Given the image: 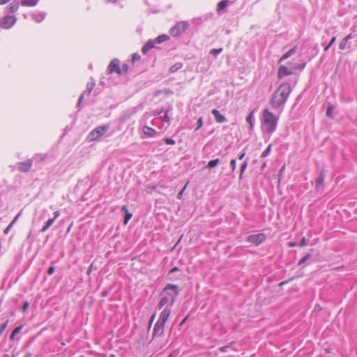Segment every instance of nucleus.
Segmentation results:
<instances>
[{
    "label": "nucleus",
    "mask_w": 357,
    "mask_h": 357,
    "mask_svg": "<svg viewBox=\"0 0 357 357\" xmlns=\"http://www.w3.org/2000/svg\"><path fill=\"white\" fill-rule=\"evenodd\" d=\"M291 92V88L289 84L284 83L280 84L273 93L270 100V104L273 109H278L281 112Z\"/></svg>",
    "instance_id": "nucleus-1"
},
{
    "label": "nucleus",
    "mask_w": 357,
    "mask_h": 357,
    "mask_svg": "<svg viewBox=\"0 0 357 357\" xmlns=\"http://www.w3.org/2000/svg\"><path fill=\"white\" fill-rule=\"evenodd\" d=\"M262 116V129L268 133L273 132L277 127L278 121L279 119L278 116H275L268 109H264Z\"/></svg>",
    "instance_id": "nucleus-2"
},
{
    "label": "nucleus",
    "mask_w": 357,
    "mask_h": 357,
    "mask_svg": "<svg viewBox=\"0 0 357 357\" xmlns=\"http://www.w3.org/2000/svg\"><path fill=\"white\" fill-rule=\"evenodd\" d=\"M169 39V37L166 34H162L156 37L153 40H149L142 47V52L146 54L151 49L154 48L156 44L162 43Z\"/></svg>",
    "instance_id": "nucleus-3"
},
{
    "label": "nucleus",
    "mask_w": 357,
    "mask_h": 357,
    "mask_svg": "<svg viewBox=\"0 0 357 357\" xmlns=\"http://www.w3.org/2000/svg\"><path fill=\"white\" fill-rule=\"evenodd\" d=\"M163 293H166L171 296L170 306H172L179 294L178 287L176 284H168L163 289Z\"/></svg>",
    "instance_id": "nucleus-4"
},
{
    "label": "nucleus",
    "mask_w": 357,
    "mask_h": 357,
    "mask_svg": "<svg viewBox=\"0 0 357 357\" xmlns=\"http://www.w3.org/2000/svg\"><path fill=\"white\" fill-rule=\"evenodd\" d=\"M109 129L108 126H101L93 129L88 135L89 142L94 141L102 136Z\"/></svg>",
    "instance_id": "nucleus-5"
},
{
    "label": "nucleus",
    "mask_w": 357,
    "mask_h": 357,
    "mask_svg": "<svg viewBox=\"0 0 357 357\" xmlns=\"http://www.w3.org/2000/svg\"><path fill=\"white\" fill-rule=\"evenodd\" d=\"M188 26L189 24L187 22H178L171 29V35L174 37H177L180 36L183 32H184L188 28Z\"/></svg>",
    "instance_id": "nucleus-6"
},
{
    "label": "nucleus",
    "mask_w": 357,
    "mask_h": 357,
    "mask_svg": "<svg viewBox=\"0 0 357 357\" xmlns=\"http://www.w3.org/2000/svg\"><path fill=\"white\" fill-rule=\"evenodd\" d=\"M266 238V234L263 233L257 234H251L247 237V241L252 243L256 245H259L262 243Z\"/></svg>",
    "instance_id": "nucleus-7"
},
{
    "label": "nucleus",
    "mask_w": 357,
    "mask_h": 357,
    "mask_svg": "<svg viewBox=\"0 0 357 357\" xmlns=\"http://www.w3.org/2000/svg\"><path fill=\"white\" fill-rule=\"evenodd\" d=\"M16 20L13 15H6L0 20V26L3 29H9L15 23Z\"/></svg>",
    "instance_id": "nucleus-8"
},
{
    "label": "nucleus",
    "mask_w": 357,
    "mask_h": 357,
    "mask_svg": "<svg viewBox=\"0 0 357 357\" xmlns=\"http://www.w3.org/2000/svg\"><path fill=\"white\" fill-rule=\"evenodd\" d=\"M119 64H120V62H119V59H113L109 64L107 69V72L109 74H111L112 73H116L118 75H121L122 71L120 68Z\"/></svg>",
    "instance_id": "nucleus-9"
},
{
    "label": "nucleus",
    "mask_w": 357,
    "mask_h": 357,
    "mask_svg": "<svg viewBox=\"0 0 357 357\" xmlns=\"http://www.w3.org/2000/svg\"><path fill=\"white\" fill-rule=\"evenodd\" d=\"M33 165V160L31 159H29L26 161L19 162L17 165V169L22 172H29Z\"/></svg>",
    "instance_id": "nucleus-10"
},
{
    "label": "nucleus",
    "mask_w": 357,
    "mask_h": 357,
    "mask_svg": "<svg viewBox=\"0 0 357 357\" xmlns=\"http://www.w3.org/2000/svg\"><path fill=\"white\" fill-rule=\"evenodd\" d=\"M165 323L159 322L157 321L153 330V337H160L164 332Z\"/></svg>",
    "instance_id": "nucleus-11"
},
{
    "label": "nucleus",
    "mask_w": 357,
    "mask_h": 357,
    "mask_svg": "<svg viewBox=\"0 0 357 357\" xmlns=\"http://www.w3.org/2000/svg\"><path fill=\"white\" fill-rule=\"evenodd\" d=\"M294 73L293 68H289L284 66H281L279 67L278 71V77L279 78H282L284 76L290 75Z\"/></svg>",
    "instance_id": "nucleus-12"
},
{
    "label": "nucleus",
    "mask_w": 357,
    "mask_h": 357,
    "mask_svg": "<svg viewBox=\"0 0 357 357\" xmlns=\"http://www.w3.org/2000/svg\"><path fill=\"white\" fill-rule=\"evenodd\" d=\"M170 312H171L170 307L168 306L165 307L163 309V310L162 311V312L160 313L158 321L165 324L166 321L167 320V319L170 314Z\"/></svg>",
    "instance_id": "nucleus-13"
},
{
    "label": "nucleus",
    "mask_w": 357,
    "mask_h": 357,
    "mask_svg": "<svg viewBox=\"0 0 357 357\" xmlns=\"http://www.w3.org/2000/svg\"><path fill=\"white\" fill-rule=\"evenodd\" d=\"M211 113L213 115L215 120L217 123H224L227 121L226 117L223 114H221L218 109H213L211 111Z\"/></svg>",
    "instance_id": "nucleus-14"
},
{
    "label": "nucleus",
    "mask_w": 357,
    "mask_h": 357,
    "mask_svg": "<svg viewBox=\"0 0 357 357\" xmlns=\"http://www.w3.org/2000/svg\"><path fill=\"white\" fill-rule=\"evenodd\" d=\"M19 8V3L16 1L12 2L8 7V12L10 13H15Z\"/></svg>",
    "instance_id": "nucleus-15"
},
{
    "label": "nucleus",
    "mask_w": 357,
    "mask_h": 357,
    "mask_svg": "<svg viewBox=\"0 0 357 357\" xmlns=\"http://www.w3.org/2000/svg\"><path fill=\"white\" fill-rule=\"evenodd\" d=\"M324 178H325V176H324V171H321V172L320 173V174L319 175V176L317 178V179L315 181V184H316L317 188L323 185Z\"/></svg>",
    "instance_id": "nucleus-16"
},
{
    "label": "nucleus",
    "mask_w": 357,
    "mask_h": 357,
    "mask_svg": "<svg viewBox=\"0 0 357 357\" xmlns=\"http://www.w3.org/2000/svg\"><path fill=\"white\" fill-rule=\"evenodd\" d=\"M144 134L148 137H152L155 134V130L152 128H150L147 126H144L143 128Z\"/></svg>",
    "instance_id": "nucleus-17"
},
{
    "label": "nucleus",
    "mask_w": 357,
    "mask_h": 357,
    "mask_svg": "<svg viewBox=\"0 0 357 357\" xmlns=\"http://www.w3.org/2000/svg\"><path fill=\"white\" fill-rule=\"evenodd\" d=\"M296 51V46H294L293 48L287 52L280 59V61L287 59L290 57L292 54H294Z\"/></svg>",
    "instance_id": "nucleus-18"
},
{
    "label": "nucleus",
    "mask_w": 357,
    "mask_h": 357,
    "mask_svg": "<svg viewBox=\"0 0 357 357\" xmlns=\"http://www.w3.org/2000/svg\"><path fill=\"white\" fill-rule=\"evenodd\" d=\"M96 85L95 81L91 78V82H89L86 84V91L84 93H86L88 96L91 93L92 90L93 89L94 86Z\"/></svg>",
    "instance_id": "nucleus-19"
},
{
    "label": "nucleus",
    "mask_w": 357,
    "mask_h": 357,
    "mask_svg": "<svg viewBox=\"0 0 357 357\" xmlns=\"http://www.w3.org/2000/svg\"><path fill=\"white\" fill-rule=\"evenodd\" d=\"M54 222V218L48 219L47 221L45 222V225L40 229V231L41 232L46 231L52 225Z\"/></svg>",
    "instance_id": "nucleus-20"
},
{
    "label": "nucleus",
    "mask_w": 357,
    "mask_h": 357,
    "mask_svg": "<svg viewBox=\"0 0 357 357\" xmlns=\"http://www.w3.org/2000/svg\"><path fill=\"white\" fill-rule=\"evenodd\" d=\"M38 0H22L21 4L26 6H33L37 4Z\"/></svg>",
    "instance_id": "nucleus-21"
},
{
    "label": "nucleus",
    "mask_w": 357,
    "mask_h": 357,
    "mask_svg": "<svg viewBox=\"0 0 357 357\" xmlns=\"http://www.w3.org/2000/svg\"><path fill=\"white\" fill-rule=\"evenodd\" d=\"M45 18V14L43 13H38L37 14H33L32 15V19L34 20L36 22H40Z\"/></svg>",
    "instance_id": "nucleus-22"
},
{
    "label": "nucleus",
    "mask_w": 357,
    "mask_h": 357,
    "mask_svg": "<svg viewBox=\"0 0 357 357\" xmlns=\"http://www.w3.org/2000/svg\"><path fill=\"white\" fill-rule=\"evenodd\" d=\"M219 162H220V160L218 158L215 159V160H211L208 162L206 167L208 169L214 168L215 167H216L218 165Z\"/></svg>",
    "instance_id": "nucleus-23"
},
{
    "label": "nucleus",
    "mask_w": 357,
    "mask_h": 357,
    "mask_svg": "<svg viewBox=\"0 0 357 357\" xmlns=\"http://www.w3.org/2000/svg\"><path fill=\"white\" fill-rule=\"evenodd\" d=\"M229 0H222L221 1H220L218 4L217 10L219 11L225 9L227 6Z\"/></svg>",
    "instance_id": "nucleus-24"
},
{
    "label": "nucleus",
    "mask_w": 357,
    "mask_h": 357,
    "mask_svg": "<svg viewBox=\"0 0 357 357\" xmlns=\"http://www.w3.org/2000/svg\"><path fill=\"white\" fill-rule=\"evenodd\" d=\"M182 67H183V63L181 62H178V63H175L172 66H171L169 68V71L173 73L176 72L178 70L181 69Z\"/></svg>",
    "instance_id": "nucleus-25"
},
{
    "label": "nucleus",
    "mask_w": 357,
    "mask_h": 357,
    "mask_svg": "<svg viewBox=\"0 0 357 357\" xmlns=\"http://www.w3.org/2000/svg\"><path fill=\"white\" fill-rule=\"evenodd\" d=\"M22 327H23L22 326H17V327H16V328L13 331V332H12V333L10 334V339L11 340H14L15 336L17 334H18V333L21 331V330H22Z\"/></svg>",
    "instance_id": "nucleus-26"
},
{
    "label": "nucleus",
    "mask_w": 357,
    "mask_h": 357,
    "mask_svg": "<svg viewBox=\"0 0 357 357\" xmlns=\"http://www.w3.org/2000/svg\"><path fill=\"white\" fill-rule=\"evenodd\" d=\"M169 301V298L167 296H163L159 302L158 308L161 309L164 307Z\"/></svg>",
    "instance_id": "nucleus-27"
},
{
    "label": "nucleus",
    "mask_w": 357,
    "mask_h": 357,
    "mask_svg": "<svg viewBox=\"0 0 357 357\" xmlns=\"http://www.w3.org/2000/svg\"><path fill=\"white\" fill-rule=\"evenodd\" d=\"M248 161H244L243 163L241 165V171H240V176H239V178L241 179L242 178V176H243V172H245V170L246 169L247 167H248Z\"/></svg>",
    "instance_id": "nucleus-28"
},
{
    "label": "nucleus",
    "mask_w": 357,
    "mask_h": 357,
    "mask_svg": "<svg viewBox=\"0 0 357 357\" xmlns=\"http://www.w3.org/2000/svg\"><path fill=\"white\" fill-rule=\"evenodd\" d=\"M311 257V254H306L298 263V266L303 265Z\"/></svg>",
    "instance_id": "nucleus-29"
},
{
    "label": "nucleus",
    "mask_w": 357,
    "mask_h": 357,
    "mask_svg": "<svg viewBox=\"0 0 357 357\" xmlns=\"http://www.w3.org/2000/svg\"><path fill=\"white\" fill-rule=\"evenodd\" d=\"M271 147H272V145H271V144H269V145L268 146V147L266 149V150H264V151L262 152V153H261V158H265V157L268 156V154H269V153H270V152H271Z\"/></svg>",
    "instance_id": "nucleus-30"
},
{
    "label": "nucleus",
    "mask_w": 357,
    "mask_h": 357,
    "mask_svg": "<svg viewBox=\"0 0 357 357\" xmlns=\"http://www.w3.org/2000/svg\"><path fill=\"white\" fill-rule=\"evenodd\" d=\"M246 121L250 124V127L252 128V126H253V123H252V121H253V112H252L251 113H250L248 114V116L246 118Z\"/></svg>",
    "instance_id": "nucleus-31"
},
{
    "label": "nucleus",
    "mask_w": 357,
    "mask_h": 357,
    "mask_svg": "<svg viewBox=\"0 0 357 357\" xmlns=\"http://www.w3.org/2000/svg\"><path fill=\"white\" fill-rule=\"evenodd\" d=\"M222 51V48L219 49H212L210 51V54L213 55L214 56H217L220 53H221Z\"/></svg>",
    "instance_id": "nucleus-32"
},
{
    "label": "nucleus",
    "mask_w": 357,
    "mask_h": 357,
    "mask_svg": "<svg viewBox=\"0 0 357 357\" xmlns=\"http://www.w3.org/2000/svg\"><path fill=\"white\" fill-rule=\"evenodd\" d=\"M305 64H306L305 63L295 64L293 66V70H297V69L303 70L305 68Z\"/></svg>",
    "instance_id": "nucleus-33"
},
{
    "label": "nucleus",
    "mask_w": 357,
    "mask_h": 357,
    "mask_svg": "<svg viewBox=\"0 0 357 357\" xmlns=\"http://www.w3.org/2000/svg\"><path fill=\"white\" fill-rule=\"evenodd\" d=\"M132 214L131 213L127 212L125 213L124 217V224H127L128 220L132 218Z\"/></svg>",
    "instance_id": "nucleus-34"
},
{
    "label": "nucleus",
    "mask_w": 357,
    "mask_h": 357,
    "mask_svg": "<svg viewBox=\"0 0 357 357\" xmlns=\"http://www.w3.org/2000/svg\"><path fill=\"white\" fill-rule=\"evenodd\" d=\"M333 105H329L328 107H327V110H326V116H329V117H331L332 116V113H333Z\"/></svg>",
    "instance_id": "nucleus-35"
},
{
    "label": "nucleus",
    "mask_w": 357,
    "mask_h": 357,
    "mask_svg": "<svg viewBox=\"0 0 357 357\" xmlns=\"http://www.w3.org/2000/svg\"><path fill=\"white\" fill-rule=\"evenodd\" d=\"M335 40H336V37L335 36L331 38L330 43L328 44V45H326L325 47L324 51L326 52L330 48V47L335 42Z\"/></svg>",
    "instance_id": "nucleus-36"
},
{
    "label": "nucleus",
    "mask_w": 357,
    "mask_h": 357,
    "mask_svg": "<svg viewBox=\"0 0 357 357\" xmlns=\"http://www.w3.org/2000/svg\"><path fill=\"white\" fill-rule=\"evenodd\" d=\"M163 140L165 142V144H169V145H174L176 143L175 140H174L172 138H165Z\"/></svg>",
    "instance_id": "nucleus-37"
},
{
    "label": "nucleus",
    "mask_w": 357,
    "mask_h": 357,
    "mask_svg": "<svg viewBox=\"0 0 357 357\" xmlns=\"http://www.w3.org/2000/svg\"><path fill=\"white\" fill-rule=\"evenodd\" d=\"M347 43V41H345L344 39H342L340 43V45H339L340 49L341 50H344L346 48Z\"/></svg>",
    "instance_id": "nucleus-38"
},
{
    "label": "nucleus",
    "mask_w": 357,
    "mask_h": 357,
    "mask_svg": "<svg viewBox=\"0 0 357 357\" xmlns=\"http://www.w3.org/2000/svg\"><path fill=\"white\" fill-rule=\"evenodd\" d=\"M307 245V241L305 237H303L299 243H298V246L303 247Z\"/></svg>",
    "instance_id": "nucleus-39"
},
{
    "label": "nucleus",
    "mask_w": 357,
    "mask_h": 357,
    "mask_svg": "<svg viewBox=\"0 0 357 357\" xmlns=\"http://www.w3.org/2000/svg\"><path fill=\"white\" fill-rule=\"evenodd\" d=\"M8 324V321H6L4 324H3L0 326V335L3 333V331L6 330Z\"/></svg>",
    "instance_id": "nucleus-40"
},
{
    "label": "nucleus",
    "mask_w": 357,
    "mask_h": 357,
    "mask_svg": "<svg viewBox=\"0 0 357 357\" xmlns=\"http://www.w3.org/2000/svg\"><path fill=\"white\" fill-rule=\"evenodd\" d=\"M141 58L140 55L135 53V54H133L132 56V62H135V61H138Z\"/></svg>",
    "instance_id": "nucleus-41"
},
{
    "label": "nucleus",
    "mask_w": 357,
    "mask_h": 357,
    "mask_svg": "<svg viewBox=\"0 0 357 357\" xmlns=\"http://www.w3.org/2000/svg\"><path fill=\"white\" fill-rule=\"evenodd\" d=\"M230 165H231V171L234 172L236 169V159H232L231 160Z\"/></svg>",
    "instance_id": "nucleus-42"
},
{
    "label": "nucleus",
    "mask_w": 357,
    "mask_h": 357,
    "mask_svg": "<svg viewBox=\"0 0 357 357\" xmlns=\"http://www.w3.org/2000/svg\"><path fill=\"white\" fill-rule=\"evenodd\" d=\"M203 125V121H202V118H199L198 120H197V128H196V130H198Z\"/></svg>",
    "instance_id": "nucleus-43"
},
{
    "label": "nucleus",
    "mask_w": 357,
    "mask_h": 357,
    "mask_svg": "<svg viewBox=\"0 0 357 357\" xmlns=\"http://www.w3.org/2000/svg\"><path fill=\"white\" fill-rule=\"evenodd\" d=\"M13 227V225L12 224H9L8 226L4 229L3 231V234H8V232L10 231V230L11 229V228Z\"/></svg>",
    "instance_id": "nucleus-44"
},
{
    "label": "nucleus",
    "mask_w": 357,
    "mask_h": 357,
    "mask_svg": "<svg viewBox=\"0 0 357 357\" xmlns=\"http://www.w3.org/2000/svg\"><path fill=\"white\" fill-rule=\"evenodd\" d=\"M29 306V302L26 301L25 303H24L23 306H22V312H26V310L28 309Z\"/></svg>",
    "instance_id": "nucleus-45"
},
{
    "label": "nucleus",
    "mask_w": 357,
    "mask_h": 357,
    "mask_svg": "<svg viewBox=\"0 0 357 357\" xmlns=\"http://www.w3.org/2000/svg\"><path fill=\"white\" fill-rule=\"evenodd\" d=\"M54 270H55L54 266H51L47 270L48 275H52L54 272Z\"/></svg>",
    "instance_id": "nucleus-46"
},
{
    "label": "nucleus",
    "mask_w": 357,
    "mask_h": 357,
    "mask_svg": "<svg viewBox=\"0 0 357 357\" xmlns=\"http://www.w3.org/2000/svg\"><path fill=\"white\" fill-rule=\"evenodd\" d=\"M167 112H168V111H166V112H165V115H164V116H163V119H162V120H163L164 121H165V122H169V121H170V119H169V116H168Z\"/></svg>",
    "instance_id": "nucleus-47"
},
{
    "label": "nucleus",
    "mask_w": 357,
    "mask_h": 357,
    "mask_svg": "<svg viewBox=\"0 0 357 357\" xmlns=\"http://www.w3.org/2000/svg\"><path fill=\"white\" fill-rule=\"evenodd\" d=\"M185 188H186V185H185L183 187V189H182V190H181L178 193V195H177V199H181L182 195H183V191L185 190Z\"/></svg>",
    "instance_id": "nucleus-48"
},
{
    "label": "nucleus",
    "mask_w": 357,
    "mask_h": 357,
    "mask_svg": "<svg viewBox=\"0 0 357 357\" xmlns=\"http://www.w3.org/2000/svg\"><path fill=\"white\" fill-rule=\"evenodd\" d=\"M84 93H82V94L79 96V100H78V102H77V107H79V105L81 104V102H82V100H83V99H84Z\"/></svg>",
    "instance_id": "nucleus-49"
},
{
    "label": "nucleus",
    "mask_w": 357,
    "mask_h": 357,
    "mask_svg": "<svg viewBox=\"0 0 357 357\" xmlns=\"http://www.w3.org/2000/svg\"><path fill=\"white\" fill-rule=\"evenodd\" d=\"M21 213L20 212L15 218L13 220V221L10 222V224H12L13 225H14V224L16 222L17 220L18 219V218L20 217Z\"/></svg>",
    "instance_id": "nucleus-50"
},
{
    "label": "nucleus",
    "mask_w": 357,
    "mask_h": 357,
    "mask_svg": "<svg viewBox=\"0 0 357 357\" xmlns=\"http://www.w3.org/2000/svg\"><path fill=\"white\" fill-rule=\"evenodd\" d=\"M60 215V211H56L54 213V220Z\"/></svg>",
    "instance_id": "nucleus-51"
},
{
    "label": "nucleus",
    "mask_w": 357,
    "mask_h": 357,
    "mask_svg": "<svg viewBox=\"0 0 357 357\" xmlns=\"http://www.w3.org/2000/svg\"><path fill=\"white\" fill-rule=\"evenodd\" d=\"M228 348H229V346L221 347L220 348V351L222 352H225V351H227Z\"/></svg>",
    "instance_id": "nucleus-52"
},
{
    "label": "nucleus",
    "mask_w": 357,
    "mask_h": 357,
    "mask_svg": "<svg viewBox=\"0 0 357 357\" xmlns=\"http://www.w3.org/2000/svg\"><path fill=\"white\" fill-rule=\"evenodd\" d=\"M178 271H179V268L178 267L175 266V267L172 268L170 270L169 273H173L176 272Z\"/></svg>",
    "instance_id": "nucleus-53"
},
{
    "label": "nucleus",
    "mask_w": 357,
    "mask_h": 357,
    "mask_svg": "<svg viewBox=\"0 0 357 357\" xmlns=\"http://www.w3.org/2000/svg\"><path fill=\"white\" fill-rule=\"evenodd\" d=\"M188 318V316H186V317H185V318L181 321V322L180 323L179 326H181L182 325H183V324L185 323V321H187Z\"/></svg>",
    "instance_id": "nucleus-54"
},
{
    "label": "nucleus",
    "mask_w": 357,
    "mask_h": 357,
    "mask_svg": "<svg viewBox=\"0 0 357 357\" xmlns=\"http://www.w3.org/2000/svg\"><path fill=\"white\" fill-rule=\"evenodd\" d=\"M121 211H123L125 213L128 212V208L126 205L121 207Z\"/></svg>",
    "instance_id": "nucleus-55"
},
{
    "label": "nucleus",
    "mask_w": 357,
    "mask_h": 357,
    "mask_svg": "<svg viewBox=\"0 0 357 357\" xmlns=\"http://www.w3.org/2000/svg\"><path fill=\"white\" fill-rule=\"evenodd\" d=\"M297 245H298L297 243H294V242H289V247H295V246H297Z\"/></svg>",
    "instance_id": "nucleus-56"
},
{
    "label": "nucleus",
    "mask_w": 357,
    "mask_h": 357,
    "mask_svg": "<svg viewBox=\"0 0 357 357\" xmlns=\"http://www.w3.org/2000/svg\"><path fill=\"white\" fill-rule=\"evenodd\" d=\"M10 0H0V5H4L9 2Z\"/></svg>",
    "instance_id": "nucleus-57"
},
{
    "label": "nucleus",
    "mask_w": 357,
    "mask_h": 357,
    "mask_svg": "<svg viewBox=\"0 0 357 357\" xmlns=\"http://www.w3.org/2000/svg\"><path fill=\"white\" fill-rule=\"evenodd\" d=\"M351 38V34H349L347 35V36H345L343 39L345 40V41H347Z\"/></svg>",
    "instance_id": "nucleus-58"
},
{
    "label": "nucleus",
    "mask_w": 357,
    "mask_h": 357,
    "mask_svg": "<svg viewBox=\"0 0 357 357\" xmlns=\"http://www.w3.org/2000/svg\"><path fill=\"white\" fill-rule=\"evenodd\" d=\"M123 68V70H125V73H126L128 72V64H124Z\"/></svg>",
    "instance_id": "nucleus-59"
},
{
    "label": "nucleus",
    "mask_w": 357,
    "mask_h": 357,
    "mask_svg": "<svg viewBox=\"0 0 357 357\" xmlns=\"http://www.w3.org/2000/svg\"><path fill=\"white\" fill-rule=\"evenodd\" d=\"M245 152L242 153L238 156V159H239V160H242V159L243 158V157L245 156Z\"/></svg>",
    "instance_id": "nucleus-60"
},
{
    "label": "nucleus",
    "mask_w": 357,
    "mask_h": 357,
    "mask_svg": "<svg viewBox=\"0 0 357 357\" xmlns=\"http://www.w3.org/2000/svg\"><path fill=\"white\" fill-rule=\"evenodd\" d=\"M288 282H289V280L282 281V282H281L279 284V285H280V286L284 285V284H287Z\"/></svg>",
    "instance_id": "nucleus-61"
},
{
    "label": "nucleus",
    "mask_w": 357,
    "mask_h": 357,
    "mask_svg": "<svg viewBox=\"0 0 357 357\" xmlns=\"http://www.w3.org/2000/svg\"><path fill=\"white\" fill-rule=\"evenodd\" d=\"M92 266L93 264H91L90 266L88 268V271H87V274H90L91 271V268H92Z\"/></svg>",
    "instance_id": "nucleus-62"
},
{
    "label": "nucleus",
    "mask_w": 357,
    "mask_h": 357,
    "mask_svg": "<svg viewBox=\"0 0 357 357\" xmlns=\"http://www.w3.org/2000/svg\"><path fill=\"white\" fill-rule=\"evenodd\" d=\"M107 295V291H103L102 293V296H103V297L106 296Z\"/></svg>",
    "instance_id": "nucleus-63"
},
{
    "label": "nucleus",
    "mask_w": 357,
    "mask_h": 357,
    "mask_svg": "<svg viewBox=\"0 0 357 357\" xmlns=\"http://www.w3.org/2000/svg\"><path fill=\"white\" fill-rule=\"evenodd\" d=\"M154 317H155V314H153V315L151 317V319H150V324H151V323L153 322Z\"/></svg>",
    "instance_id": "nucleus-64"
}]
</instances>
